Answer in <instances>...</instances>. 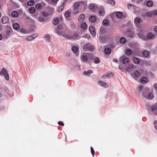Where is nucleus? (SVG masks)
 <instances>
[{
	"label": "nucleus",
	"mask_w": 157,
	"mask_h": 157,
	"mask_svg": "<svg viewBox=\"0 0 157 157\" xmlns=\"http://www.w3.org/2000/svg\"><path fill=\"white\" fill-rule=\"evenodd\" d=\"M65 29L66 27L65 26L63 27L60 25H59L56 30V33L59 35H62V36L63 37L69 39L74 40L78 38V35L77 33L73 34L63 33V32L65 30Z\"/></svg>",
	"instance_id": "1"
},
{
	"label": "nucleus",
	"mask_w": 157,
	"mask_h": 157,
	"mask_svg": "<svg viewBox=\"0 0 157 157\" xmlns=\"http://www.w3.org/2000/svg\"><path fill=\"white\" fill-rule=\"evenodd\" d=\"M142 95L144 98L150 100L153 99L154 97L152 90L148 88L144 90L142 93Z\"/></svg>",
	"instance_id": "2"
},
{
	"label": "nucleus",
	"mask_w": 157,
	"mask_h": 157,
	"mask_svg": "<svg viewBox=\"0 0 157 157\" xmlns=\"http://www.w3.org/2000/svg\"><path fill=\"white\" fill-rule=\"evenodd\" d=\"M91 55L89 53L83 52L81 55V59L84 62L88 63V61L91 59Z\"/></svg>",
	"instance_id": "3"
},
{
	"label": "nucleus",
	"mask_w": 157,
	"mask_h": 157,
	"mask_svg": "<svg viewBox=\"0 0 157 157\" xmlns=\"http://www.w3.org/2000/svg\"><path fill=\"white\" fill-rule=\"evenodd\" d=\"M82 48L85 51H90L93 50L94 48V47L90 44L87 43L84 44Z\"/></svg>",
	"instance_id": "4"
},
{
	"label": "nucleus",
	"mask_w": 157,
	"mask_h": 157,
	"mask_svg": "<svg viewBox=\"0 0 157 157\" xmlns=\"http://www.w3.org/2000/svg\"><path fill=\"white\" fill-rule=\"evenodd\" d=\"M2 75L6 80L8 81L9 80V74L6 69L4 68H2V71H0V75Z\"/></svg>",
	"instance_id": "5"
},
{
	"label": "nucleus",
	"mask_w": 157,
	"mask_h": 157,
	"mask_svg": "<svg viewBox=\"0 0 157 157\" xmlns=\"http://www.w3.org/2000/svg\"><path fill=\"white\" fill-rule=\"evenodd\" d=\"M120 61L124 64H127L129 63V60L127 56L123 55L120 58Z\"/></svg>",
	"instance_id": "6"
},
{
	"label": "nucleus",
	"mask_w": 157,
	"mask_h": 157,
	"mask_svg": "<svg viewBox=\"0 0 157 157\" xmlns=\"http://www.w3.org/2000/svg\"><path fill=\"white\" fill-rule=\"evenodd\" d=\"M140 72L138 71H136L133 73L131 74V76L136 80L140 76Z\"/></svg>",
	"instance_id": "7"
},
{
	"label": "nucleus",
	"mask_w": 157,
	"mask_h": 157,
	"mask_svg": "<svg viewBox=\"0 0 157 157\" xmlns=\"http://www.w3.org/2000/svg\"><path fill=\"white\" fill-rule=\"evenodd\" d=\"M137 68V66L134 65L132 63L129 64L126 67V70L128 71H129V70H131L136 69Z\"/></svg>",
	"instance_id": "8"
},
{
	"label": "nucleus",
	"mask_w": 157,
	"mask_h": 157,
	"mask_svg": "<svg viewBox=\"0 0 157 157\" xmlns=\"http://www.w3.org/2000/svg\"><path fill=\"white\" fill-rule=\"evenodd\" d=\"M89 30L92 36L94 37L96 36L95 28L93 26H90L89 27Z\"/></svg>",
	"instance_id": "9"
},
{
	"label": "nucleus",
	"mask_w": 157,
	"mask_h": 157,
	"mask_svg": "<svg viewBox=\"0 0 157 157\" xmlns=\"http://www.w3.org/2000/svg\"><path fill=\"white\" fill-rule=\"evenodd\" d=\"M38 36L37 33H34L31 35L27 37L26 40L27 41H31L33 40L36 38Z\"/></svg>",
	"instance_id": "10"
},
{
	"label": "nucleus",
	"mask_w": 157,
	"mask_h": 157,
	"mask_svg": "<svg viewBox=\"0 0 157 157\" xmlns=\"http://www.w3.org/2000/svg\"><path fill=\"white\" fill-rule=\"evenodd\" d=\"M128 9L133 12H135L137 9V7L131 4H128Z\"/></svg>",
	"instance_id": "11"
},
{
	"label": "nucleus",
	"mask_w": 157,
	"mask_h": 157,
	"mask_svg": "<svg viewBox=\"0 0 157 157\" xmlns=\"http://www.w3.org/2000/svg\"><path fill=\"white\" fill-rule=\"evenodd\" d=\"M71 11L70 10L67 11L64 13V16L65 17V18L68 20H70V17L71 16Z\"/></svg>",
	"instance_id": "12"
},
{
	"label": "nucleus",
	"mask_w": 157,
	"mask_h": 157,
	"mask_svg": "<svg viewBox=\"0 0 157 157\" xmlns=\"http://www.w3.org/2000/svg\"><path fill=\"white\" fill-rule=\"evenodd\" d=\"M138 36L140 38L144 40H147V38L143 34L141 30H140L139 32H138Z\"/></svg>",
	"instance_id": "13"
},
{
	"label": "nucleus",
	"mask_w": 157,
	"mask_h": 157,
	"mask_svg": "<svg viewBox=\"0 0 157 157\" xmlns=\"http://www.w3.org/2000/svg\"><path fill=\"white\" fill-rule=\"evenodd\" d=\"M157 36V34H153L152 33H150L147 35V37L148 39H154Z\"/></svg>",
	"instance_id": "14"
},
{
	"label": "nucleus",
	"mask_w": 157,
	"mask_h": 157,
	"mask_svg": "<svg viewBox=\"0 0 157 157\" xmlns=\"http://www.w3.org/2000/svg\"><path fill=\"white\" fill-rule=\"evenodd\" d=\"M86 17V15L85 14H82L78 17V21L79 22L82 23L85 20Z\"/></svg>",
	"instance_id": "15"
},
{
	"label": "nucleus",
	"mask_w": 157,
	"mask_h": 157,
	"mask_svg": "<svg viewBox=\"0 0 157 157\" xmlns=\"http://www.w3.org/2000/svg\"><path fill=\"white\" fill-rule=\"evenodd\" d=\"M151 112L153 114L157 115V104L151 107Z\"/></svg>",
	"instance_id": "16"
},
{
	"label": "nucleus",
	"mask_w": 157,
	"mask_h": 157,
	"mask_svg": "<svg viewBox=\"0 0 157 157\" xmlns=\"http://www.w3.org/2000/svg\"><path fill=\"white\" fill-rule=\"evenodd\" d=\"M9 21V17H8L3 16L1 18V22L3 24H6Z\"/></svg>",
	"instance_id": "17"
},
{
	"label": "nucleus",
	"mask_w": 157,
	"mask_h": 157,
	"mask_svg": "<svg viewBox=\"0 0 157 157\" xmlns=\"http://www.w3.org/2000/svg\"><path fill=\"white\" fill-rule=\"evenodd\" d=\"M72 50L76 56H78L79 54L78 48L76 46H73L72 48Z\"/></svg>",
	"instance_id": "18"
},
{
	"label": "nucleus",
	"mask_w": 157,
	"mask_h": 157,
	"mask_svg": "<svg viewBox=\"0 0 157 157\" xmlns=\"http://www.w3.org/2000/svg\"><path fill=\"white\" fill-rule=\"evenodd\" d=\"M89 8L93 12H94L96 10V6L94 3H90L89 4Z\"/></svg>",
	"instance_id": "19"
},
{
	"label": "nucleus",
	"mask_w": 157,
	"mask_h": 157,
	"mask_svg": "<svg viewBox=\"0 0 157 157\" xmlns=\"http://www.w3.org/2000/svg\"><path fill=\"white\" fill-rule=\"evenodd\" d=\"M96 17L95 16L92 15L89 17V20L91 22L94 23L96 21Z\"/></svg>",
	"instance_id": "20"
},
{
	"label": "nucleus",
	"mask_w": 157,
	"mask_h": 157,
	"mask_svg": "<svg viewBox=\"0 0 157 157\" xmlns=\"http://www.w3.org/2000/svg\"><path fill=\"white\" fill-rule=\"evenodd\" d=\"M134 22L136 26H137L141 22V20L140 18L137 17L135 18Z\"/></svg>",
	"instance_id": "21"
},
{
	"label": "nucleus",
	"mask_w": 157,
	"mask_h": 157,
	"mask_svg": "<svg viewBox=\"0 0 157 157\" xmlns=\"http://www.w3.org/2000/svg\"><path fill=\"white\" fill-rule=\"evenodd\" d=\"M98 84L99 85L105 88L108 87V85L107 83L101 81H98Z\"/></svg>",
	"instance_id": "22"
},
{
	"label": "nucleus",
	"mask_w": 157,
	"mask_h": 157,
	"mask_svg": "<svg viewBox=\"0 0 157 157\" xmlns=\"http://www.w3.org/2000/svg\"><path fill=\"white\" fill-rule=\"evenodd\" d=\"M116 16L118 18H122L123 16V13L122 12H121L118 11L116 12Z\"/></svg>",
	"instance_id": "23"
},
{
	"label": "nucleus",
	"mask_w": 157,
	"mask_h": 157,
	"mask_svg": "<svg viewBox=\"0 0 157 157\" xmlns=\"http://www.w3.org/2000/svg\"><path fill=\"white\" fill-rule=\"evenodd\" d=\"M147 81V79L146 77H143L140 79V82L143 84H145Z\"/></svg>",
	"instance_id": "24"
},
{
	"label": "nucleus",
	"mask_w": 157,
	"mask_h": 157,
	"mask_svg": "<svg viewBox=\"0 0 157 157\" xmlns=\"http://www.w3.org/2000/svg\"><path fill=\"white\" fill-rule=\"evenodd\" d=\"M133 61L136 64H138L140 62V60L139 59L136 57H134L133 59Z\"/></svg>",
	"instance_id": "25"
},
{
	"label": "nucleus",
	"mask_w": 157,
	"mask_h": 157,
	"mask_svg": "<svg viewBox=\"0 0 157 157\" xmlns=\"http://www.w3.org/2000/svg\"><path fill=\"white\" fill-rule=\"evenodd\" d=\"M88 27L87 25L85 22H83L81 24V27L83 29H86Z\"/></svg>",
	"instance_id": "26"
},
{
	"label": "nucleus",
	"mask_w": 157,
	"mask_h": 157,
	"mask_svg": "<svg viewBox=\"0 0 157 157\" xmlns=\"http://www.w3.org/2000/svg\"><path fill=\"white\" fill-rule=\"evenodd\" d=\"M149 55V52L147 50H144L143 52V55L144 57H148Z\"/></svg>",
	"instance_id": "27"
},
{
	"label": "nucleus",
	"mask_w": 157,
	"mask_h": 157,
	"mask_svg": "<svg viewBox=\"0 0 157 157\" xmlns=\"http://www.w3.org/2000/svg\"><path fill=\"white\" fill-rule=\"evenodd\" d=\"M93 71L91 70H88L87 71H85L83 72L84 75L86 76H89L90 74L92 73Z\"/></svg>",
	"instance_id": "28"
},
{
	"label": "nucleus",
	"mask_w": 157,
	"mask_h": 157,
	"mask_svg": "<svg viewBox=\"0 0 157 157\" xmlns=\"http://www.w3.org/2000/svg\"><path fill=\"white\" fill-rule=\"evenodd\" d=\"M44 38L46 41L49 42L50 37L49 35L46 34L44 36Z\"/></svg>",
	"instance_id": "29"
},
{
	"label": "nucleus",
	"mask_w": 157,
	"mask_h": 157,
	"mask_svg": "<svg viewBox=\"0 0 157 157\" xmlns=\"http://www.w3.org/2000/svg\"><path fill=\"white\" fill-rule=\"evenodd\" d=\"M125 53L127 55L129 56L132 53V51L129 49H126Z\"/></svg>",
	"instance_id": "30"
},
{
	"label": "nucleus",
	"mask_w": 157,
	"mask_h": 157,
	"mask_svg": "<svg viewBox=\"0 0 157 157\" xmlns=\"http://www.w3.org/2000/svg\"><path fill=\"white\" fill-rule=\"evenodd\" d=\"M29 11L30 13H33L36 11V9L34 7H31L29 9Z\"/></svg>",
	"instance_id": "31"
},
{
	"label": "nucleus",
	"mask_w": 157,
	"mask_h": 157,
	"mask_svg": "<svg viewBox=\"0 0 157 157\" xmlns=\"http://www.w3.org/2000/svg\"><path fill=\"white\" fill-rule=\"evenodd\" d=\"M13 27L14 29L17 30L19 28L20 26L18 23H15L13 24Z\"/></svg>",
	"instance_id": "32"
},
{
	"label": "nucleus",
	"mask_w": 157,
	"mask_h": 157,
	"mask_svg": "<svg viewBox=\"0 0 157 157\" xmlns=\"http://www.w3.org/2000/svg\"><path fill=\"white\" fill-rule=\"evenodd\" d=\"M120 42L121 44H124L126 42V40L125 37H122L120 38Z\"/></svg>",
	"instance_id": "33"
},
{
	"label": "nucleus",
	"mask_w": 157,
	"mask_h": 157,
	"mask_svg": "<svg viewBox=\"0 0 157 157\" xmlns=\"http://www.w3.org/2000/svg\"><path fill=\"white\" fill-rule=\"evenodd\" d=\"M12 16L14 17H17L18 16V14L17 12L16 11H13L12 13Z\"/></svg>",
	"instance_id": "34"
},
{
	"label": "nucleus",
	"mask_w": 157,
	"mask_h": 157,
	"mask_svg": "<svg viewBox=\"0 0 157 157\" xmlns=\"http://www.w3.org/2000/svg\"><path fill=\"white\" fill-rule=\"evenodd\" d=\"M102 24L105 26H108L109 25V21L106 19H104L103 21Z\"/></svg>",
	"instance_id": "35"
},
{
	"label": "nucleus",
	"mask_w": 157,
	"mask_h": 157,
	"mask_svg": "<svg viewBox=\"0 0 157 157\" xmlns=\"http://www.w3.org/2000/svg\"><path fill=\"white\" fill-rule=\"evenodd\" d=\"M153 5V2L151 1H149L146 3V6L148 7H151Z\"/></svg>",
	"instance_id": "36"
},
{
	"label": "nucleus",
	"mask_w": 157,
	"mask_h": 157,
	"mask_svg": "<svg viewBox=\"0 0 157 157\" xmlns=\"http://www.w3.org/2000/svg\"><path fill=\"white\" fill-rule=\"evenodd\" d=\"M105 53L107 54H109L111 52V50L110 48H106L105 49Z\"/></svg>",
	"instance_id": "37"
},
{
	"label": "nucleus",
	"mask_w": 157,
	"mask_h": 157,
	"mask_svg": "<svg viewBox=\"0 0 157 157\" xmlns=\"http://www.w3.org/2000/svg\"><path fill=\"white\" fill-rule=\"evenodd\" d=\"M59 22V19L57 17L54 18L53 20V23L55 25L57 24Z\"/></svg>",
	"instance_id": "38"
},
{
	"label": "nucleus",
	"mask_w": 157,
	"mask_h": 157,
	"mask_svg": "<svg viewBox=\"0 0 157 157\" xmlns=\"http://www.w3.org/2000/svg\"><path fill=\"white\" fill-rule=\"evenodd\" d=\"M64 8V6L63 5L60 6L58 7L57 10L58 12H60Z\"/></svg>",
	"instance_id": "39"
},
{
	"label": "nucleus",
	"mask_w": 157,
	"mask_h": 157,
	"mask_svg": "<svg viewBox=\"0 0 157 157\" xmlns=\"http://www.w3.org/2000/svg\"><path fill=\"white\" fill-rule=\"evenodd\" d=\"M80 6L78 2H75L73 5V7L75 8L78 9Z\"/></svg>",
	"instance_id": "40"
},
{
	"label": "nucleus",
	"mask_w": 157,
	"mask_h": 157,
	"mask_svg": "<svg viewBox=\"0 0 157 157\" xmlns=\"http://www.w3.org/2000/svg\"><path fill=\"white\" fill-rule=\"evenodd\" d=\"M35 2L33 0H30L28 1L27 3V4L29 6H32L34 4Z\"/></svg>",
	"instance_id": "41"
},
{
	"label": "nucleus",
	"mask_w": 157,
	"mask_h": 157,
	"mask_svg": "<svg viewBox=\"0 0 157 157\" xmlns=\"http://www.w3.org/2000/svg\"><path fill=\"white\" fill-rule=\"evenodd\" d=\"M25 19L28 23H30L33 22V20L28 16H26Z\"/></svg>",
	"instance_id": "42"
},
{
	"label": "nucleus",
	"mask_w": 157,
	"mask_h": 157,
	"mask_svg": "<svg viewBox=\"0 0 157 157\" xmlns=\"http://www.w3.org/2000/svg\"><path fill=\"white\" fill-rule=\"evenodd\" d=\"M105 11L104 9H102L100 10L99 12V14L100 16H103L104 15Z\"/></svg>",
	"instance_id": "43"
},
{
	"label": "nucleus",
	"mask_w": 157,
	"mask_h": 157,
	"mask_svg": "<svg viewBox=\"0 0 157 157\" xmlns=\"http://www.w3.org/2000/svg\"><path fill=\"white\" fill-rule=\"evenodd\" d=\"M79 10L78 9L74 8L73 10V13L74 14H77L79 13Z\"/></svg>",
	"instance_id": "44"
},
{
	"label": "nucleus",
	"mask_w": 157,
	"mask_h": 157,
	"mask_svg": "<svg viewBox=\"0 0 157 157\" xmlns=\"http://www.w3.org/2000/svg\"><path fill=\"white\" fill-rule=\"evenodd\" d=\"M80 5H85L86 3V1H81L78 2Z\"/></svg>",
	"instance_id": "45"
},
{
	"label": "nucleus",
	"mask_w": 157,
	"mask_h": 157,
	"mask_svg": "<svg viewBox=\"0 0 157 157\" xmlns=\"http://www.w3.org/2000/svg\"><path fill=\"white\" fill-rule=\"evenodd\" d=\"M94 61L96 63H98L100 62V59L98 57H96L94 59Z\"/></svg>",
	"instance_id": "46"
},
{
	"label": "nucleus",
	"mask_w": 157,
	"mask_h": 157,
	"mask_svg": "<svg viewBox=\"0 0 157 157\" xmlns=\"http://www.w3.org/2000/svg\"><path fill=\"white\" fill-rule=\"evenodd\" d=\"M152 11H148L146 13V16L148 17H151L152 16Z\"/></svg>",
	"instance_id": "47"
},
{
	"label": "nucleus",
	"mask_w": 157,
	"mask_h": 157,
	"mask_svg": "<svg viewBox=\"0 0 157 157\" xmlns=\"http://www.w3.org/2000/svg\"><path fill=\"white\" fill-rule=\"evenodd\" d=\"M35 7L37 9H40L41 8L42 6L40 3H38L36 5Z\"/></svg>",
	"instance_id": "48"
},
{
	"label": "nucleus",
	"mask_w": 157,
	"mask_h": 157,
	"mask_svg": "<svg viewBox=\"0 0 157 157\" xmlns=\"http://www.w3.org/2000/svg\"><path fill=\"white\" fill-rule=\"evenodd\" d=\"M108 3L111 4L112 5H114L115 4V2L112 0H109L108 1Z\"/></svg>",
	"instance_id": "49"
},
{
	"label": "nucleus",
	"mask_w": 157,
	"mask_h": 157,
	"mask_svg": "<svg viewBox=\"0 0 157 157\" xmlns=\"http://www.w3.org/2000/svg\"><path fill=\"white\" fill-rule=\"evenodd\" d=\"M70 25L72 29H74L75 28V24L73 22H70Z\"/></svg>",
	"instance_id": "50"
},
{
	"label": "nucleus",
	"mask_w": 157,
	"mask_h": 157,
	"mask_svg": "<svg viewBox=\"0 0 157 157\" xmlns=\"http://www.w3.org/2000/svg\"><path fill=\"white\" fill-rule=\"evenodd\" d=\"M145 63L147 66H150L151 64V62L150 60H147L145 62Z\"/></svg>",
	"instance_id": "51"
},
{
	"label": "nucleus",
	"mask_w": 157,
	"mask_h": 157,
	"mask_svg": "<svg viewBox=\"0 0 157 157\" xmlns=\"http://www.w3.org/2000/svg\"><path fill=\"white\" fill-rule=\"evenodd\" d=\"M59 0H52V4L56 5Z\"/></svg>",
	"instance_id": "52"
},
{
	"label": "nucleus",
	"mask_w": 157,
	"mask_h": 157,
	"mask_svg": "<svg viewBox=\"0 0 157 157\" xmlns=\"http://www.w3.org/2000/svg\"><path fill=\"white\" fill-rule=\"evenodd\" d=\"M137 91L139 92H140L142 90V87L141 86H139L137 89Z\"/></svg>",
	"instance_id": "53"
},
{
	"label": "nucleus",
	"mask_w": 157,
	"mask_h": 157,
	"mask_svg": "<svg viewBox=\"0 0 157 157\" xmlns=\"http://www.w3.org/2000/svg\"><path fill=\"white\" fill-rule=\"evenodd\" d=\"M90 150H91V153H92V154L93 156H94V151L93 148V147H90Z\"/></svg>",
	"instance_id": "54"
},
{
	"label": "nucleus",
	"mask_w": 157,
	"mask_h": 157,
	"mask_svg": "<svg viewBox=\"0 0 157 157\" xmlns=\"http://www.w3.org/2000/svg\"><path fill=\"white\" fill-rule=\"evenodd\" d=\"M154 124L155 128L156 131L157 132V121H155L154 122Z\"/></svg>",
	"instance_id": "55"
},
{
	"label": "nucleus",
	"mask_w": 157,
	"mask_h": 157,
	"mask_svg": "<svg viewBox=\"0 0 157 157\" xmlns=\"http://www.w3.org/2000/svg\"><path fill=\"white\" fill-rule=\"evenodd\" d=\"M11 30H7L6 32L7 34L9 36L11 35Z\"/></svg>",
	"instance_id": "56"
},
{
	"label": "nucleus",
	"mask_w": 157,
	"mask_h": 157,
	"mask_svg": "<svg viewBox=\"0 0 157 157\" xmlns=\"http://www.w3.org/2000/svg\"><path fill=\"white\" fill-rule=\"evenodd\" d=\"M152 14L154 15H157V10H154L151 11Z\"/></svg>",
	"instance_id": "57"
},
{
	"label": "nucleus",
	"mask_w": 157,
	"mask_h": 157,
	"mask_svg": "<svg viewBox=\"0 0 157 157\" xmlns=\"http://www.w3.org/2000/svg\"><path fill=\"white\" fill-rule=\"evenodd\" d=\"M58 124L59 125H61L62 126H63L64 125V123H63V122H62V121H59L58 122Z\"/></svg>",
	"instance_id": "58"
},
{
	"label": "nucleus",
	"mask_w": 157,
	"mask_h": 157,
	"mask_svg": "<svg viewBox=\"0 0 157 157\" xmlns=\"http://www.w3.org/2000/svg\"><path fill=\"white\" fill-rule=\"evenodd\" d=\"M21 32L23 33H26V31L24 29H21Z\"/></svg>",
	"instance_id": "59"
},
{
	"label": "nucleus",
	"mask_w": 157,
	"mask_h": 157,
	"mask_svg": "<svg viewBox=\"0 0 157 157\" xmlns=\"http://www.w3.org/2000/svg\"><path fill=\"white\" fill-rule=\"evenodd\" d=\"M39 20L40 22H43L44 21V20L43 18H41V17H40L39 18Z\"/></svg>",
	"instance_id": "60"
},
{
	"label": "nucleus",
	"mask_w": 157,
	"mask_h": 157,
	"mask_svg": "<svg viewBox=\"0 0 157 157\" xmlns=\"http://www.w3.org/2000/svg\"><path fill=\"white\" fill-rule=\"evenodd\" d=\"M153 86L155 88V90H157V83L155 84Z\"/></svg>",
	"instance_id": "61"
},
{
	"label": "nucleus",
	"mask_w": 157,
	"mask_h": 157,
	"mask_svg": "<svg viewBox=\"0 0 157 157\" xmlns=\"http://www.w3.org/2000/svg\"><path fill=\"white\" fill-rule=\"evenodd\" d=\"M129 37L131 38H132L134 37V34H130L129 36Z\"/></svg>",
	"instance_id": "62"
},
{
	"label": "nucleus",
	"mask_w": 157,
	"mask_h": 157,
	"mask_svg": "<svg viewBox=\"0 0 157 157\" xmlns=\"http://www.w3.org/2000/svg\"><path fill=\"white\" fill-rule=\"evenodd\" d=\"M119 68L121 70L123 68V66L122 65H120L119 66Z\"/></svg>",
	"instance_id": "63"
},
{
	"label": "nucleus",
	"mask_w": 157,
	"mask_h": 157,
	"mask_svg": "<svg viewBox=\"0 0 157 157\" xmlns=\"http://www.w3.org/2000/svg\"><path fill=\"white\" fill-rule=\"evenodd\" d=\"M154 30L155 32L157 33V26H155L154 27Z\"/></svg>",
	"instance_id": "64"
}]
</instances>
